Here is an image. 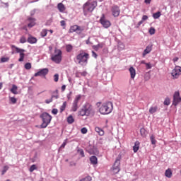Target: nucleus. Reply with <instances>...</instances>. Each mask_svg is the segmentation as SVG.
<instances>
[{
	"label": "nucleus",
	"mask_w": 181,
	"mask_h": 181,
	"mask_svg": "<svg viewBox=\"0 0 181 181\" xmlns=\"http://www.w3.org/2000/svg\"><path fill=\"white\" fill-rule=\"evenodd\" d=\"M88 59H90V54L84 51H80L79 54L76 55V62L81 66H86L88 63Z\"/></svg>",
	"instance_id": "nucleus-1"
},
{
	"label": "nucleus",
	"mask_w": 181,
	"mask_h": 181,
	"mask_svg": "<svg viewBox=\"0 0 181 181\" xmlns=\"http://www.w3.org/2000/svg\"><path fill=\"white\" fill-rule=\"evenodd\" d=\"M114 108V105L112 103L107 102L106 103H103L100 107L99 108V112L103 115H107V114H111L112 112V110Z\"/></svg>",
	"instance_id": "nucleus-2"
},
{
	"label": "nucleus",
	"mask_w": 181,
	"mask_h": 181,
	"mask_svg": "<svg viewBox=\"0 0 181 181\" xmlns=\"http://www.w3.org/2000/svg\"><path fill=\"white\" fill-rule=\"evenodd\" d=\"M63 54V52L60 49H56L54 50V54L51 57V60L52 62H54L57 64H59L62 63V55Z\"/></svg>",
	"instance_id": "nucleus-3"
},
{
	"label": "nucleus",
	"mask_w": 181,
	"mask_h": 181,
	"mask_svg": "<svg viewBox=\"0 0 181 181\" xmlns=\"http://www.w3.org/2000/svg\"><path fill=\"white\" fill-rule=\"evenodd\" d=\"M41 118L42 119V124H41V128H47V125L50 124V121H52V117L49 113H43L41 115Z\"/></svg>",
	"instance_id": "nucleus-4"
},
{
	"label": "nucleus",
	"mask_w": 181,
	"mask_h": 181,
	"mask_svg": "<svg viewBox=\"0 0 181 181\" xmlns=\"http://www.w3.org/2000/svg\"><path fill=\"white\" fill-rule=\"evenodd\" d=\"M83 30L84 28L78 25H74L70 27L69 33H74V32H76L78 35H81Z\"/></svg>",
	"instance_id": "nucleus-5"
},
{
	"label": "nucleus",
	"mask_w": 181,
	"mask_h": 181,
	"mask_svg": "<svg viewBox=\"0 0 181 181\" xmlns=\"http://www.w3.org/2000/svg\"><path fill=\"white\" fill-rule=\"evenodd\" d=\"M11 49H15L16 53L20 54V58L18 59V62H23L25 59V49H21L15 45H11Z\"/></svg>",
	"instance_id": "nucleus-6"
},
{
	"label": "nucleus",
	"mask_w": 181,
	"mask_h": 181,
	"mask_svg": "<svg viewBox=\"0 0 181 181\" xmlns=\"http://www.w3.org/2000/svg\"><path fill=\"white\" fill-rule=\"evenodd\" d=\"M100 23L105 28V29H108L110 26H111V22L105 18V15L102 14V16L100 19Z\"/></svg>",
	"instance_id": "nucleus-7"
},
{
	"label": "nucleus",
	"mask_w": 181,
	"mask_h": 181,
	"mask_svg": "<svg viewBox=\"0 0 181 181\" xmlns=\"http://www.w3.org/2000/svg\"><path fill=\"white\" fill-rule=\"evenodd\" d=\"M25 23L27 25V27L29 28V29H31V28H33V26H35L36 25V18L33 17H28L25 21Z\"/></svg>",
	"instance_id": "nucleus-8"
},
{
	"label": "nucleus",
	"mask_w": 181,
	"mask_h": 181,
	"mask_svg": "<svg viewBox=\"0 0 181 181\" xmlns=\"http://www.w3.org/2000/svg\"><path fill=\"white\" fill-rule=\"evenodd\" d=\"M180 103H181L180 93L175 91L173 95V105L176 107Z\"/></svg>",
	"instance_id": "nucleus-9"
},
{
	"label": "nucleus",
	"mask_w": 181,
	"mask_h": 181,
	"mask_svg": "<svg viewBox=\"0 0 181 181\" xmlns=\"http://www.w3.org/2000/svg\"><path fill=\"white\" fill-rule=\"evenodd\" d=\"M94 9H95V6H94V4L93 3L88 1L83 5L84 12H93Z\"/></svg>",
	"instance_id": "nucleus-10"
},
{
	"label": "nucleus",
	"mask_w": 181,
	"mask_h": 181,
	"mask_svg": "<svg viewBox=\"0 0 181 181\" xmlns=\"http://www.w3.org/2000/svg\"><path fill=\"white\" fill-rule=\"evenodd\" d=\"M171 76H173L174 78H179V76H181V67L176 66L175 69H173Z\"/></svg>",
	"instance_id": "nucleus-11"
},
{
	"label": "nucleus",
	"mask_w": 181,
	"mask_h": 181,
	"mask_svg": "<svg viewBox=\"0 0 181 181\" xmlns=\"http://www.w3.org/2000/svg\"><path fill=\"white\" fill-rule=\"evenodd\" d=\"M119 165H121V160L117 158L112 167V172L115 175L119 172Z\"/></svg>",
	"instance_id": "nucleus-12"
},
{
	"label": "nucleus",
	"mask_w": 181,
	"mask_h": 181,
	"mask_svg": "<svg viewBox=\"0 0 181 181\" xmlns=\"http://www.w3.org/2000/svg\"><path fill=\"white\" fill-rule=\"evenodd\" d=\"M83 109H85V112H86V116L88 117L90 114H93L94 112V109H93V105L90 103H86L83 106Z\"/></svg>",
	"instance_id": "nucleus-13"
},
{
	"label": "nucleus",
	"mask_w": 181,
	"mask_h": 181,
	"mask_svg": "<svg viewBox=\"0 0 181 181\" xmlns=\"http://www.w3.org/2000/svg\"><path fill=\"white\" fill-rule=\"evenodd\" d=\"M52 94H56V95H52L51 98L49 99H47L45 100V103L46 104H50V103H53V99L56 98V100H57V98H59V90H55Z\"/></svg>",
	"instance_id": "nucleus-14"
},
{
	"label": "nucleus",
	"mask_w": 181,
	"mask_h": 181,
	"mask_svg": "<svg viewBox=\"0 0 181 181\" xmlns=\"http://www.w3.org/2000/svg\"><path fill=\"white\" fill-rule=\"evenodd\" d=\"M120 12L121 11L119 10V7H118V6H114L112 8V13L115 18L119 16Z\"/></svg>",
	"instance_id": "nucleus-15"
},
{
	"label": "nucleus",
	"mask_w": 181,
	"mask_h": 181,
	"mask_svg": "<svg viewBox=\"0 0 181 181\" xmlns=\"http://www.w3.org/2000/svg\"><path fill=\"white\" fill-rule=\"evenodd\" d=\"M49 73V69L47 68L42 69L40 70L38 72L35 74V77L46 76Z\"/></svg>",
	"instance_id": "nucleus-16"
},
{
	"label": "nucleus",
	"mask_w": 181,
	"mask_h": 181,
	"mask_svg": "<svg viewBox=\"0 0 181 181\" xmlns=\"http://www.w3.org/2000/svg\"><path fill=\"white\" fill-rule=\"evenodd\" d=\"M151 52H152V45H148L143 52L142 57H145V56L149 54Z\"/></svg>",
	"instance_id": "nucleus-17"
},
{
	"label": "nucleus",
	"mask_w": 181,
	"mask_h": 181,
	"mask_svg": "<svg viewBox=\"0 0 181 181\" xmlns=\"http://www.w3.org/2000/svg\"><path fill=\"white\" fill-rule=\"evenodd\" d=\"M27 42L30 43V45H33L35 43L37 42V39L30 35H29V37L27 40Z\"/></svg>",
	"instance_id": "nucleus-18"
},
{
	"label": "nucleus",
	"mask_w": 181,
	"mask_h": 181,
	"mask_svg": "<svg viewBox=\"0 0 181 181\" xmlns=\"http://www.w3.org/2000/svg\"><path fill=\"white\" fill-rule=\"evenodd\" d=\"M57 8H58V11H59L62 13L66 11V6H64V4H63V3H59L57 4Z\"/></svg>",
	"instance_id": "nucleus-19"
},
{
	"label": "nucleus",
	"mask_w": 181,
	"mask_h": 181,
	"mask_svg": "<svg viewBox=\"0 0 181 181\" xmlns=\"http://www.w3.org/2000/svg\"><path fill=\"white\" fill-rule=\"evenodd\" d=\"M139 145H141V143H139V141H136L134 143V146H133V151H134V153H136V152H138V151H139Z\"/></svg>",
	"instance_id": "nucleus-20"
},
{
	"label": "nucleus",
	"mask_w": 181,
	"mask_h": 181,
	"mask_svg": "<svg viewBox=\"0 0 181 181\" xmlns=\"http://www.w3.org/2000/svg\"><path fill=\"white\" fill-rule=\"evenodd\" d=\"M173 173H172V170L170 168H168L165 172V177H168V179H170L172 177Z\"/></svg>",
	"instance_id": "nucleus-21"
},
{
	"label": "nucleus",
	"mask_w": 181,
	"mask_h": 181,
	"mask_svg": "<svg viewBox=\"0 0 181 181\" xmlns=\"http://www.w3.org/2000/svg\"><path fill=\"white\" fill-rule=\"evenodd\" d=\"M129 70L131 78H135V76H136V72L134 69V66H131Z\"/></svg>",
	"instance_id": "nucleus-22"
},
{
	"label": "nucleus",
	"mask_w": 181,
	"mask_h": 181,
	"mask_svg": "<svg viewBox=\"0 0 181 181\" xmlns=\"http://www.w3.org/2000/svg\"><path fill=\"white\" fill-rule=\"evenodd\" d=\"M90 163L92 165H97L98 163L97 157L95 156H93L90 158Z\"/></svg>",
	"instance_id": "nucleus-23"
},
{
	"label": "nucleus",
	"mask_w": 181,
	"mask_h": 181,
	"mask_svg": "<svg viewBox=\"0 0 181 181\" xmlns=\"http://www.w3.org/2000/svg\"><path fill=\"white\" fill-rule=\"evenodd\" d=\"M103 47H104V43H100V44H98L97 45H93V49H94V50H95L96 52L99 49H103Z\"/></svg>",
	"instance_id": "nucleus-24"
},
{
	"label": "nucleus",
	"mask_w": 181,
	"mask_h": 181,
	"mask_svg": "<svg viewBox=\"0 0 181 181\" xmlns=\"http://www.w3.org/2000/svg\"><path fill=\"white\" fill-rule=\"evenodd\" d=\"M95 132H97L100 136H103L104 135V130H103L101 128L96 127L95 128Z\"/></svg>",
	"instance_id": "nucleus-25"
},
{
	"label": "nucleus",
	"mask_w": 181,
	"mask_h": 181,
	"mask_svg": "<svg viewBox=\"0 0 181 181\" xmlns=\"http://www.w3.org/2000/svg\"><path fill=\"white\" fill-rule=\"evenodd\" d=\"M158 111V106H152L149 109L150 114H155Z\"/></svg>",
	"instance_id": "nucleus-26"
},
{
	"label": "nucleus",
	"mask_w": 181,
	"mask_h": 181,
	"mask_svg": "<svg viewBox=\"0 0 181 181\" xmlns=\"http://www.w3.org/2000/svg\"><path fill=\"white\" fill-rule=\"evenodd\" d=\"M10 91L13 94H18V86H16V85H13L12 88L10 90Z\"/></svg>",
	"instance_id": "nucleus-27"
},
{
	"label": "nucleus",
	"mask_w": 181,
	"mask_h": 181,
	"mask_svg": "<svg viewBox=\"0 0 181 181\" xmlns=\"http://www.w3.org/2000/svg\"><path fill=\"white\" fill-rule=\"evenodd\" d=\"M77 110H78V105H77V103H75L74 102H73L72 107H71V111H73L74 112H76V111H77Z\"/></svg>",
	"instance_id": "nucleus-28"
},
{
	"label": "nucleus",
	"mask_w": 181,
	"mask_h": 181,
	"mask_svg": "<svg viewBox=\"0 0 181 181\" xmlns=\"http://www.w3.org/2000/svg\"><path fill=\"white\" fill-rule=\"evenodd\" d=\"M150 141H151L152 145H156L157 141H156V139H155V135L152 134L150 136Z\"/></svg>",
	"instance_id": "nucleus-29"
},
{
	"label": "nucleus",
	"mask_w": 181,
	"mask_h": 181,
	"mask_svg": "<svg viewBox=\"0 0 181 181\" xmlns=\"http://www.w3.org/2000/svg\"><path fill=\"white\" fill-rule=\"evenodd\" d=\"M162 14L160 13V11H158V12H156V13H153V18H154V19H159V18H160V16H161Z\"/></svg>",
	"instance_id": "nucleus-30"
},
{
	"label": "nucleus",
	"mask_w": 181,
	"mask_h": 181,
	"mask_svg": "<svg viewBox=\"0 0 181 181\" xmlns=\"http://www.w3.org/2000/svg\"><path fill=\"white\" fill-rule=\"evenodd\" d=\"M80 100H81V95H77L74 100V103L78 105Z\"/></svg>",
	"instance_id": "nucleus-31"
},
{
	"label": "nucleus",
	"mask_w": 181,
	"mask_h": 181,
	"mask_svg": "<svg viewBox=\"0 0 181 181\" xmlns=\"http://www.w3.org/2000/svg\"><path fill=\"white\" fill-rule=\"evenodd\" d=\"M66 107H67V102H64L63 105L60 107V112H63V111L66 110Z\"/></svg>",
	"instance_id": "nucleus-32"
},
{
	"label": "nucleus",
	"mask_w": 181,
	"mask_h": 181,
	"mask_svg": "<svg viewBox=\"0 0 181 181\" xmlns=\"http://www.w3.org/2000/svg\"><path fill=\"white\" fill-rule=\"evenodd\" d=\"M67 122H68V124H73V122H74V118H73L72 115H70L68 117Z\"/></svg>",
	"instance_id": "nucleus-33"
},
{
	"label": "nucleus",
	"mask_w": 181,
	"mask_h": 181,
	"mask_svg": "<svg viewBox=\"0 0 181 181\" xmlns=\"http://www.w3.org/2000/svg\"><path fill=\"white\" fill-rule=\"evenodd\" d=\"M79 115H81V117H84V115H87V113L86 112V110L84 109V107L83 109H81L79 112H78Z\"/></svg>",
	"instance_id": "nucleus-34"
},
{
	"label": "nucleus",
	"mask_w": 181,
	"mask_h": 181,
	"mask_svg": "<svg viewBox=\"0 0 181 181\" xmlns=\"http://www.w3.org/2000/svg\"><path fill=\"white\" fill-rule=\"evenodd\" d=\"M140 134H141V136H143V138H145V136H146V132L145 129L141 128Z\"/></svg>",
	"instance_id": "nucleus-35"
},
{
	"label": "nucleus",
	"mask_w": 181,
	"mask_h": 181,
	"mask_svg": "<svg viewBox=\"0 0 181 181\" xmlns=\"http://www.w3.org/2000/svg\"><path fill=\"white\" fill-rule=\"evenodd\" d=\"M66 50L68 53H70L73 50V46L71 45H67L66 46Z\"/></svg>",
	"instance_id": "nucleus-36"
},
{
	"label": "nucleus",
	"mask_w": 181,
	"mask_h": 181,
	"mask_svg": "<svg viewBox=\"0 0 181 181\" xmlns=\"http://www.w3.org/2000/svg\"><path fill=\"white\" fill-rule=\"evenodd\" d=\"M40 35H41L42 37H46V36H47V30L43 29V30L41 31Z\"/></svg>",
	"instance_id": "nucleus-37"
},
{
	"label": "nucleus",
	"mask_w": 181,
	"mask_h": 181,
	"mask_svg": "<svg viewBox=\"0 0 181 181\" xmlns=\"http://www.w3.org/2000/svg\"><path fill=\"white\" fill-rule=\"evenodd\" d=\"M24 67L25 70H30L32 69V64L28 62L24 65Z\"/></svg>",
	"instance_id": "nucleus-38"
},
{
	"label": "nucleus",
	"mask_w": 181,
	"mask_h": 181,
	"mask_svg": "<svg viewBox=\"0 0 181 181\" xmlns=\"http://www.w3.org/2000/svg\"><path fill=\"white\" fill-rule=\"evenodd\" d=\"M9 169V166L6 165L4 167L3 170L1 171V175H4L6 173V171Z\"/></svg>",
	"instance_id": "nucleus-39"
},
{
	"label": "nucleus",
	"mask_w": 181,
	"mask_h": 181,
	"mask_svg": "<svg viewBox=\"0 0 181 181\" xmlns=\"http://www.w3.org/2000/svg\"><path fill=\"white\" fill-rule=\"evenodd\" d=\"M170 99L169 98H165L164 100V105H170Z\"/></svg>",
	"instance_id": "nucleus-40"
},
{
	"label": "nucleus",
	"mask_w": 181,
	"mask_h": 181,
	"mask_svg": "<svg viewBox=\"0 0 181 181\" xmlns=\"http://www.w3.org/2000/svg\"><path fill=\"white\" fill-rule=\"evenodd\" d=\"M37 169V168H36V165H33L30 166L29 171L30 172H33V170H36Z\"/></svg>",
	"instance_id": "nucleus-41"
},
{
	"label": "nucleus",
	"mask_w": 181,
	"mask_h": 181,
	"mask_svg": "<svg viewBox=\"0 0 181 181\" xmlns=\"http://www.w3.org/2000/svg\"><path fill=\"white\" fill-rule=\"evenodd\" d=\"M6 62H9V58L8 57H2L1 59V63H6Z\"/></svg>",
	"instance_id": "nucleus-42"
},
{
	"label": "nucleus",
	"mask_w": 181,
	"mask_h": 181,
	"mask_svg": "<svg viewBox=\"0 0 181 181\" xmlns=\"http://www.w3.org/2000/svg\"><path fill=\"white\" fill-rule=\"evenodd\" d=\"M10 101L12 104H16V101H18V100L14 97H11L10 98Z\"/></svg>",
	"instance_id": "nucleus-43"
},
{
	"label": "nucleus",
	"mask_w": 181,
	"mask_h": 181,
	"mask_svg": "<svg viewBox=\"0 0 181 181\" xmlns=\"http://www.w3.org/2000/svg\"><path fill=\"white\" fill-rule=\"evenodd\" d=\"M20 43H26V37L25 36H22L20 38Z\"/></svg>",
	"instance_id": "nucleus-44"
},
{
	"label": "nucleus",
	"mask_w": 181,
	"mask_h": 181,
	"mask_svg": "<svg viewBox=\"0 0 181 181\" xmlns=\"http://www.w3.org/2000/svg\"><path fill=\"white\" fill-rule=\"evenodd\" d=\"M155 31H156V30H155V28H153V27H151L150 29H149V33H150V35H155Z\"/></svg>",
	"instance_id": "nucleus-45"
},
{
	"label": "nucleus",
	"mask_w": 181,
	"mask_h": 181,
	"mask_svg": "<svg viewBox=\"0 0 181 181\" xmlns=\"http://www.w3.org/2000/svg\"><path fill=\"white\" fill-rule=\"evenodd\" d=\"M81 134H87V132H88V130L87 129V128L86 127H83L81 129Z\"/></svg>",
	"instance_id": "nucleus-46"
},
{
	"label": "nucleus",
	"mask_w": 181,
	"mask_h": 181,
	"mask_svg": "<svg viewBox=\"0 0 181 181\" xmlns=\"http://www.w3.org/2000/svg\"><path fill=\"white\" fill-rule=\"evenodd\" d=\"M91 180H92V179H91V177H90V176H87L85 178L81 180V181H91Z\"/></svg>",
	"instance_id": "nucleus-47"
},
{
	"label": "nucleus",
	"mask_w": 181,
	"mask_h": 181,
	"mask_svg": "<svg viewBox=\"0 0 181 181\" xmlns=\"http://www.w3.org/2000/svg\"><path fill=\"white\" fill-rule=\"evenodd\" d=\"M66 145H67V139H65L63 144L61 145L60 148H65Z\"/></svg>",
	"instance_id": "nucleus-48"
},
{
	"label": "nucleus",
	"mask_w": 181,
	"mask_h": 181,
	"mask_svg": "<svg viewBox=\"0 0 181 181\" xmlns=\"http://www.w3.org/2000/svg\"><path fill=\"white\" fill-rule=\"evenodd\" d=\"M54 80L55 83H57V81H59V75L57 74H56L54 76Z\"/></svg>",
	"instance_id": "nucleus-49"
},
{
	"label": "nucleus",
	"mask_w": 181,
	"mask_h": 181,
	"mask_svg": "<svg viewBox=\"0 0 181 181\" xmlns=\"http://www.w3.org/2000/svg\"><path fill=\"white\" fill-rule=\"evenodd\" d=\"M146 67L147 70H149V69H152V65H151V63H146Z\"/></svg>",
	"instance_id": "nucleus-50"
},
{
	"label": "nucleus",
	"mask_w": 181,
	"mask_h": 181,
	"mask_svg": "<svg viewBox=\"0 0 181 181\" xmlns=\"http://www.w3.org/2000/svg\"><path fill=\"white\" fill-rule=\"evenodd\" d=\"M78 152L80 153V155L82 156V158H84V151H83V149H80L78 150Z\"/></svg>",
	"instance_id": "nucleus-51"
},
{
	"label": "nucleus",
	"mask_w": 181,
	"mask_h": 181,
	"mask_svg": "<svg viewBox=\"0 0 181 181\" xmlns=\"http://www.w3.org/2000/svg\"><path fill=\"white\" fill-rule=\"evenodd\" d=\"M92 56H93V57H94L95 59H97V57H98V54H97V53H95V52H94V51H92Z\"/></svg>",
	"instance_id": "nucleus-52"
},
{
	"label": "nucleus",
	"mask_w": 181,
	"mask_h": 181,
	"mask_svg": "<svg viewBox=\"0 0 181 181\" xmlns=\"http://www.w3.org/2000/svg\"><path fill=\"white\" fill-rule=\"evenodd\" d=\"M52 114H54V115H56L57 114V112H59V111L57 110V109H53L52 110Z\"/></svg>",
	"instance_id": "nucleus-53"
},
{
	"label": "nucleus",
	"mask_w": 181,
	"mask_h": 181,
	"mask_svg": "<svg viewBox=\"0 0 181 181\" xmlns=\"http://www.w3.org/2000/svg\"><path fill=\"white\" fill-rule=\"evenodd\" d=\"M147 19H148V16L144 15V16H143L141 21H143V22H144L145 21H147Z\"/></svg>",
	"instance_id": "nucleus-54"
},
{
	"label": "nucleus",
	"mask_w": 181,
	"mask_h": 181,
	"mask_svg": "<svg viewBox=\"0 0 181 181\" xmlns=\"http://www.w3.org/2000/svg\"><path fill=\"white\" fill-rule=\"evenodd\" d=\"M60 23H61V26H66V21H60Z\"/></svg>",
	"instance_id": "nucleus-55"
},
{
	"label": "nucleus",
	"mask_w": 181,
	"mask_h": 181,
	"mask_svg": "<svg viewBox=\"0 0 181 181\" xmlns=\"http://www.w3.org/2000/svg\"><path fill=\"white\" fill-rule=\"evenodd\" d=\"M177 60H179V57H176L173 59V62H174V63H176V62H177Z\"/></svg>",
	"instance_id": "nucleus-56"
},
{
	"label": "nucleus",
	"mask_w": 181,
	"mask_h": 181,
	"mask_svg": "<svg viewBox=\"0 0 181 181\" xmlns=\"http://www.w3.org/2000/svg\"><path fill=\"white\" fill-rule=\"evenodd\" d=\"M71 94H72V93L70 92L69 94L67 95L68 100H70V98H71Z\"/></svg>",
	"instance_id": "nucleus-57"
},
{
	"label": "nucleus",
	"mask_w": 181,
	"mask_h": 181,
	"mask_svg": "<svg viewBox=\"0 0 181 181\" xmlns=\"http://www.w3.org/2000/svg\"><path fill=\"white\" fill-rule=\"evenodd\" d=\"M66 90V85H63L62 86V91H64Z\"/></svg>",
	"instance_id": "nucleus-58"
},
{
	"label": "nucleus",
	"mask_w": 181,
	"mask_h": 181,
	"mask_svg": "<svg viewBox=\"0 0 181 181\" xmlns=\"http://www.w3.org/2000/svg\"><path fill=\"white\" fill-rule=\"evenodd\" d=\"M142 23H144V21L141 20V21H140L139 23H138V26H140V25H142Z\"/></svg>",
	"instance_id": "nucleus-59"
},
{
	"label": "nucleus",
	"mask_w": 181,
	"mask_h": 181,
	"mask_svg": "<svg viewBox=\"0 0 181 181\" xmlns=\"http://www.w3.org/2000/svg\"><path fill=\"white\" fill-rule=\"evenodd\" d=\"M82 76H83L84 77H86V76H87V72L83 71L81 74Z\"/></svg>",
	"instance_id": "nucleus-60"
},
{
	"label": "nucleus",
	"mask_w": 181,
	"mask_h": 181,
	"mask_svg": "<svg viewBox=\"0 0 181 181\" xmlns=\"http://www.w3.org/2000/svg\"><path fill=\"white\" fill-rule=\"evenodd\" d=\"M151 0H145L144 2L145 4H151Z\"/></svg>",
	"instance_id": "nucleus-61"
},
{
	"label": "nucleus",
	"mask_w": 181,
	"mask_h": 181,
	"mask_svg": "<svg viewBox=\"0 0 181 181\" xmlns=\"http://www.w3.org/2000/svg\"><path fill=\"white\" fill-rule=\"evenodd\" d=\"M4 86V84L2 82H0V90H2V87Z\"/></svg>",
	"instance_id": "nucleus-62"
},
{
	"label": "nucleus",
	"mask_w": 181,
	"mask_h": 181,
	"mask_svg": "<svg viewBox=\"0 0 181 181\" xmlns=\"http://www.w3.org/2000/svg\"><path fill=\"white\" fill-rule=\"evenodd\" d=\"M149 78H151V76H150L145 77V79H146V80H149Z\"/></svg>",
	"instance_id": "nucleus-63"
},
{
	"label": "nucleus",
	"mask_w": 181,
	"mask_h": 181,
	"mask_svg": "<svg viewBox=\"0 0 181 181\" xmlns=\"http://www.w3.org/2000/svg\"><path fill=\"white\" fill-rule=\"evenodd\" d=\"M141 64H146V63L145 62V61H141Z\"/></svg>",
	"instance_id": "nucleus-64"
}]
</instances>
